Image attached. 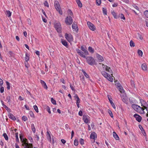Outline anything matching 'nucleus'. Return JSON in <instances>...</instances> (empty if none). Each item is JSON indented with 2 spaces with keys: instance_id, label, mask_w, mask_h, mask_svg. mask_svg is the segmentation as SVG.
<instances>
[{
  "instance_id": "13d9d810",
  "label": "nucleus",
  "mask_w": 148,
  "mask_h": 148,
  "mask_svg": "<svg viewBox=\"0 0 148 148\" xmlns=\"http://www.w3.org/2000/svg\"><path fill=\"white\" fill-rule=\"evenodd\" d=\"M78 114L79 116H82V112L81 110L79 111L78 113Z\"/></svg>"
},
{
  "instance_id": "cd10ccee",
  "label": "nucleus",
  "mask_w": 148,
  "mask_h": 148,
  "mask_svg": "<svg viewBox=\"0 0 148 148\" xmlns=\"http://www.w3.org/2000/svg\"><path fill=\"white\" fill-rule=\"evenodd\" d=\"M76 2L79 7H82V5L80 0H76Z\"/></svg>"
},
{
  "instance_id": "0e129e2a",
  "label": "nucleus",
  "mask_w": 148,
  "mask_h": 148,
  "mask_svg": "<svg viewBox=\"0 0 148 148\" xmlns=\"http://www.w3.org/2000/svg\"><path fill=\"white\" fill-rule=\"evenodd\" d=\"M29 114L30 115V116L31 117H33L34 115V114L33 112L32 111H30L29 112Z\"/></svg>"
},
{
  "instance_id": "72a5a7b5",
  "label": "nucleus",
  "mask_w": 148,
  "mask_h": 148,
  "mask_svg": "<svg viewBox=\"0 0 148 148\" xmlns=\"http://www.w3.org/2000/svg\"><path fill=\"white\" fill-rule=\"evenodd\" d=\"M112 14L113 15L114 17L115 18H117V16L116 15V14L115 12L114 11L112 12H111Z\"/></svg>"
},
{
  "instance_id": "f03ea898",
  "label": "nucleus",
  "mask_w": 148,
  "mask_h": 148,
  "mask_svg": "<svg viewBox=\"0 0 148 148\" xmlns=\"http://www.w3.org/2000/svg\"><path fill=\"white\" fill-rule=\"evenodd\" d=\"M20 138L24 148H33L32 144L29 143L27 140L24 138L22 134H20Z\"/></svg>"
},
{
  "instance_id": "680f3d73",
  "label": "nucleus",
  "mask_w": 148,
  "mask_h": 148,
  "mask_svg": "<svg viewBox=\"0 0 148 148\" xmlns=\"http://www.w3.org/2000/svg\"><path fill=\"white\" fill-rule=\"evenodd\" d=\"M3 83V80L0 78V86H2Z\"/></svg>"
},
{
  "instance_id": "f704fd0d",
  "label": "nucleus",
  "mask_w": 148,
  "mask_h": 148,
  "mask_svg": "<svg viewBox=\"0 0 148 148\" xmlns=\"http://www.w3.org/2000/svg\"><path fill=\"white\" fill-rule=\"evenodd\" d=\"M130 46L131 47H134L135 46V44H134V42L132 40H131L130 42Z\"/></svg>"
},
{
  "instance_id": "39448f33",
  "label": "nucleus",
  "mask_w": 148,
  "mask_h": 148,
  "mask_svg": "<svg viewBox=\"0 0 148 148\" xmlns=\"http://www.w3.org/2000/svg\"><path fill=\"white\" fill-rule=\"evenodd\" d=\"M65 22L68 25H71L73 23V19L71 16H68L65 19Z\"/></svg>"
},
{
  "instance_id": "e2e57ef3",
  "label": "nucleus",
  "mask_w": 148,
  "mask_h": 148,
  "mask_svg": "<svg viewBox=\"0 0 148 148\" xmlns=\"http://www.w3.org/2000/svg\"><path fill=\"white\" fill-rule=\"evenodd\" d=\"M18 99L20 100V101H22L24 100V98H23L21 96H19L18 97Z\"/></svg>"
},
{
  "instance_id": "3c124183",
  "label": "nucleus",
  "mask_w": 148,
  "mask_h": 148,
  "mask_svg": "<svg viewBox=\"0 0 148 148\" xmlns=\"http://www.w3.org/2000/svg\"><path fill=\"white\" fill-rule=\"evenodd\" d=\"M68 13H69V14L70 16H72L73 14L72 11L70 10H68Z\"/></svg>"
},
{
  "instance_id": "393cba45",
  "label": "nucleus",
  "mask_w": 148,
  "mask_h": 148,
  "mask_svg": "<svg viewBox=\"0 0 148 148\" xmlns=\"http://www.w3.org/2000/svg\"><path fill=\"white\" fill-rule=\"evenodd\" d=\"M88 50L90 52L93 53L94 52V49L91 47H89L88 48Z\"/></svg>"
},
{
  "instance_id": "4468645a",
  "label": "nucleus",
  "mask_w": 148,
  "mask_h": 148,
  "mask_svg": "<svg viewBox=\"0 0 148 148\" xmlns=\"http://www.w3.org/2000/svg\"><path fill=\"white\" fill-rule=\"evenodd\" d=\"M51 133V132L50 131L47 130V139L48 140H49L51 143V138L50 135Z\"/></svg>"
},
{
  "instance_id": "a211bd4d",
  "label": "nucleus",
  "mask_w": 148,
  "mask_h": 148,
  "mask_svg": "<svg viewBox=\"0 0 148 148\" xmlns=\"http://www.w3.org/2000/svg\"><path fill=\"white\" fill-rule=\"evenodd\" d=\"M61 42L62 44L64 46L68 48V45L66 41L62 39Z\"/></svg>"
},
{
  "instance_id": "37998d69",
  "label": "nucleus",
  "mask_w": 148,
  "mask_h": 148,
  "mask_svg": "<svg viewBox=\"0 0 148 148\" xmlns=\"http://www.w3.org/2000/svg\"><path fill=\"white\" fill-rule=\"evenodd\" d=\"M11 97L10 96H8L6 97V99L8 100V102H10L11 101Z\"/></svg>"
},
{
  "instance_id": "de8ad7c7",
  "label": "nucleus",
  "mask_w": 148,
  "mask_h": 148,
  "mask_svg": "<svg viewBox=\"0 0 148 148\" xmlns=\"http://www.w3.org/2000/svg\"><path fill=\"white\" fill-rule=\"evenodd\" d=\"M65 128L67 130H68V129H70V128L69 127V126L68 124H66L65 125Z\"/></svg>"
},
{
  "instance_id": "8fccbe9b",
  "label": "nucleus",
  "mask_w": 148,
  "mask_h": 148,
  "mask_svg": "<svg viewBox=\"0 0 148 148\" xmlns=\"http://www.w3.org/2000/svg\"><path fill=\"white\" fill-rule=\"evenodd\" d=\"M0 92L1 93H2L4 92V88L3 87L1 86L0 89Z\"/></svg>"
},
{
  "instance_id": "423d86ee",
  "label": "nucleus",
  "mask_w": 148,
  "mask_h": 148,
  "mask_svg": "<svg viewBox=\"0 0 148 148\" xmlns=\"http://www.w3.org/2000/svg\"><path fill=\"white\" fill-rule=\"evenodd\" d=\"M66 39L70 43H71L73 41V38L71 34H66L65 35Z\"/></svg>"
},
{
  "instance_id": "c85d7f7f",
  "label": "nucleus",
  "mask_w": 148,
  "mask_h": 148,
  "mask_svg": "<svg viewBox=\"0 0 148 148\" xmlns=\"http://www.w3.org/2000/svg\"><path fill=\"white\" fill-rule=\"evenodd\" d=\"M144 14L145 17L148 18V11L145 10L144 12Z\"/></svg>"
},
{
  "instance_id": "bb28decb",
  "label": "nucleus",
  "mask_w": 148,
  "mask_h": 148,
  "mask_svg": "<svg viewBox=\"0 0 148 148\" xmlns=\"http://www.w3.org/2000/svg\"><path fill=\"white\" fill-rule=\"evenodd\" d=\"M77 25L74 23L72 25V28L73 29H74L75 30H77Z\"/></svg>"
},
{
  "instance_id": "5701e85b",
  "label": "nucleus",
  "mask_w": 148,
  "mask_h": 148,
  "mask_svg": "<svg viewBox=\"0 0 148 148\" xmlns=\"http://www.w3.org/2000/svg\"><path fill=\"white\" fill-rule=\"evenodd\" d=\"M31 126L32 130L33 132L34 133L36 132V129L33 123H32L31 124Z\"/></svg>"
},
{
  "instance_id": "bf43d9fd",
  "label": "nucleus",
  "mask_w": 148,
  "mask_h": 148,
  "mask_svg": "<svg viewBox=\"0 0 148 148\" xmlns=\"http://www.w3.org/2000/svg\"><path fill=\"white\" fill-rule=\"evenodd\" d=\"M109 113V114H110V116L112 117V118H113V114H112L111 112V111H110L108 112Z\"/></svg>"
},
{
  "instance_id": "79ce46f5",
  "label": "nucleus",
  "mask_w": 148,
  "mask_h": 148,
  "mask_svg": "<svg viewBox=\"0 0 148 148\" xmlns=\"http://www.w3.org/2000/svg\"><path fill=\"white\" fill-rule=\"evenodd\" d=\"M79 143L82 145H83L84 144V140L82 138H81L79 140Z\"/></svg>"
},
{
  "instance_id": "5fc2aeb1",
  "label": "nucleus",
  "mask_w": 148,
  "mask_h": 148,
  "mask_svg": "<svg viewBox=\"0 0 148 148\" xmlns=\"http://www.w3.org/2000/svg\"><path fill=\"white\" fill-rule=\"evenodd\" d=\"M120 16L121 19H123V20H125V18L123 14H120Z\"/></svg>"
},
{
  "instance_id": "7ed1b4c3",
  "label": "nucleus",
  "mask_w": 148,
  "mask_h": 148,
  "mask_svg": "<svg viewBox=\"0 0 148 148\" xmlns=\"http://www.w3.org/2000/svg\"><path fill=\"white\" fill-rule=\"evenodd\" d=\"M54 6L56 10L58 11L59 14L60 15H62V12L59 3L58 1H56L54 2Z\"/></svg>"
},
{
  "instance_id": "4c0bfd02",
  "label": "nucleus",
  "mask_w": 148,
  "mask_h": 148,
  "mask_svg": "<svg viewBox=\"0 0 148 148\" xmlns=\"http://www.w3.org/2000/svg\"><path fill=\"white\" fill-rule=\"evenodd\" d=\"M3 136L6 140H8V137L6 133H4L3 134Z\"/></svg>"
},
{
  "instance_id": "c03bdc74",
  "label": "nucleus",
  "mask_w": 148,
  "mask_h": 148,
  "mask_svg": "<svg viewBox=\"0 0 148 148\" xmlns=\"http://www.w3.org/2000/svg\"><path fill=\"white\" fill-rule=\"evenodd\" d=\"M139 127L140 128V130L142 131V132H144V134H145V132L143 128L142 127V126L141 125H139Z\"/></svg>"
},
{
  "instance_id": "49530a36",
  "label": "nucleus",
  "mask_w": 148,
  "mask_h": 148,
  "mask_svg": "<svg viewBox=\"0 0 148 148\" xmlns=\"http://www.w3.org/2000/svg\"><path fill=\"white\" fill-rule=\"evenodd\" d=\"M46 109H47V111H48V113L49 114H51V111L50 110V108L48 106H47V107L46 108Z\"/></svg>"
},
{
  "instance_id": "4d7b16f0",
  "label": "nucleus",
  "mask_w": 148,
  "mask_h": 148,
  "mask_svg": "<svg viewBox=\"0 0 148 148\" xmlns=\"http://www.w3.org/2000/svg\"><path fill=\"white\" fill-rule=\"evenodd\" d=\"M29 139L31 143L33 142V140L32 138V137L31 136H29Z\"/></svg>"
},
{
  "instance_id": "69168bd1",
  "label": "nucleus",
  "mask_w": 148,
  "mask_h": 148,
  "mask_svg": "<svg viewBox=\"0 0 148 148\" xmlns=\"http://www.w3.org/2000/svg\"><path fill=\"white\" fill-rule=\"evenodd\" d=\"M24 107L27 110H29V108L26 105H25Z\"/></svg>"
},
{
  "instance_id": "2eb2a0df",
  "label": "nucleus",
  "mask_w": 148,
  "mask_h": 148,
  "mask_svg": "<svg viewBox=\"0 0 148 148\" xmlns=\"http://www.w3.org/2000/svg\"><path fill=\"white\" fill-rule=\"evenodd\" d=\"M90 137L91 139L95 140L97 138V135L95 132H93L91 134Z\"/></svg>"
},
{
  "instance_id": "9d476101",
  "label": "nucleus",
  "mask_w": 148,
  "mask_h": 148,
  "mask_svg": "<svg viewBox=\"0 0 148 148\" xmlns=\"http://www.w3.org/2000/svg\"><path fill=\"white\" fill-rule=\"evenodd\" d=\"M89 117L88 115H84L83 116V120L84 122L86 123H90V120L89 119Z\"/></svg>"
},
{
  "instance_id": "c756f323",
  "label": "nucleus",
  "mask_w": 148,
  "mask_h": 148,
  "mask_svg": "<svg viewBox=\"0 0 148 148\" xmlns=\"http://www.w3.org/2000/svg\"><path fill=\"white\" fill-rule=\"evenodd\" d=\"M138 55L142 57L143 56V53L142 52V51L141 50H138Z\"/></svg>"
},
{
  "instance_id": "c9c22d12",
  "label": "nucleus",
  "mask_w": 148,
  "mask_h": 148,
  "mask_svg": "<svg viewBox=\"0 0 148 148\" xmlns=\"http://www.w3.org/2000/svg\"><path fill=\"white\" fill-rule=\"evenodd\" d=\"M15 137L16 141L17 142H19V138L18 133H15Z\"/></svg>"
},
{
  "instance_id": "0eeeda50",
  "label": "nucleus",
  "mask_w": 148,
  "mask_h": 148,
  "mask_svg": "<svg viewBox=\"0 0 148 148\" xmlns=\"http://www.w3.org/2000/svg\"><path fill=\"white\" fill-rule=\"evenodd\" d=\"M85 58L86 59L88 63L90 65L94 64L95 62V60L92 57H86V58Z\"/></svg>"
},
{
  "instance_id": "aec40b11",
  "label": "nucleus",
  "mask_w": 148,
  "mask_h": 148,
  "mask_svg": "<svg viewBox=\"0 0 148 148\" xmlns=\"http://www.w3.org/2000/svg\"><path fill=\"white\" fill-rule=\"evenodd\" d=\"M113 134L114 137L116 140H119V138L118 136L115 132H113Z\"/></svg>"
},
{
  "instance_id": "2f4dec72",
  "label": "nucleus",
  "mask_w": 148,
  "mask_h": 148,
  "mask_svg": "<svg viewBox=\"0 0 148 148\" xmlns=\"http://www.w3.org/2000/svg\"><path fill=\"white\" fill-rule=\"evenodd\" d=\"M141 67L143 70L144 71L147 70V65H141Z\"/></svg>"
},
{
  "instance_id": "dca6fc26",
  "label": "nucleus",
  "mask_w": 148,
  "mask_h": 148,
  "mask_svg": "<svg viewBox=\"0 0 148 148\" xmlns=\"http://www.w3.org/2000/svg\"><path fill=\"white\" fill-rule=\"evenodd\" d=\"M81 50L83 51L85 55H88L89 54V53L88 51L86 50V48L83 46H81Z\"/></svg>"
},
{
  "instance_id": "4be33fe9",
  "label": "nucleus",
  "mask_w": 148,
  "mask_h": 148,
  "mask_svg": "<svg viewBox=\"0 0 148 148\" xmlns=\"http://www.w3.org/2000/svg\"><path fill=\"white\" fill-rule=\"evenodd\" d=\"M5 14L8 17H10L11 16L12 12L9 10H7L5 13Z\"/></svg>"
},
{
  "instance_id": "a878e982",
  "label": "nucleus",
  "mask_w": 148,
  "mask_h": 148,
  "mask_svg": "<svg viewBox=\"0 0 148 148\" xmlns=\"http://www.w3.org/2000/svg\"><path fill=\"white\" fill-rule=\"evenodd\" d=\"M118 89L119 90V91L121 93H123L124 92V90H123V87L121 86H120V87L118 88Z\"/></svg>"
},
{
  "instance_id": "412c9836",
  "label": "nucleus",
  "mask_w": 148,
  "mask_h": 148,
  "mask_svg": "<svg viewBox=\"0 0 148 148\" xmlns=\"http://www.w3.org/2000/svg\"><path fill=\"white\" fill-rule=\"evenodd\" d=\"M142 106H143L144 108L146 109L147 111V113L146 114V116L148 117V105L147 104H146L145 105H143L142 104L141 105Z\"/></svg>"
},
{
  "instance_id": "ddd939ff",
  "label": "nucleus",
  "mask_w": 148,
  "mask_h": 148,
  "mask_svg": "<svg viewBox=\"0 0 148 148\" xmlns=\"http://www.w3.org/2000/svg\"><path fill=\"white\" fill-rule=\"evenodd\" d=\"M96 57L99 62H101L103 61V58L101 56L97 54H96Z\"/></svg>"
},
{
  "instance_id": "6e6552de",
  "label": "nucleus",
  "mask_w": 148,
  "mask_h": 148,
  "mask_svg": "<svg viewBox=\"0 0 148 148\" xmlns=\"http://www.w3.org/2000/svg\"><path fill=\"white\" fill-rule=\"evenodd\" d=\"M87 24L89 28L92 31H94L96 29V27L95 25L89 21L87 22Z\"/></svg>"
},
{
  "instance_id": "6ab92c4d",
  "label": "nucleus",
  "mask_w": 148,
  "mask_h": 148,
  "mask_svg": "<svg viewBox=\"0 0 148 148\" xmlns=\"http://www.w3.org/2000/svg\"><path fill=\"white\" fill-rule=\"evenodd\" d=\"M8 116L9 118L12 120H15L16 119L15 117L14 116V115L10 113L9 114Z\"/></svg>"
},
{
  "instance_id": "9b49d317",
  "label": "nucleus",
  "mask_w": 148,
  "mask_h": 148,
  "mask_svg": "<svg viewBox=\"0 0 148 148\" xmlns=\"http://www.w3.org/2000/svg\"><path fill=\"white\" fill-rule=\"evenodd\" d=\"M76 51L81 57L84 58H86V56L84 54L83 52L81 51L79 49H76Z\"/></svg>"
},
{
  "instance_id": "473e14b6",
  "label": "nucleus",
  "mask_w": 148,
  "mask_h": 148,
  "mask_svg": "<svg viewBox=\"0 0 148 148\" xmlns=\"http://www.w3.org/2000/svg\"><path fill=\"white\" fill-rule=\"evenodd\" d=\"M138 105L135 104H132V108L135 110L137 109V108L138 106Z\"/></svg>"
},
{
  "instance_id": "20e7f679",
  "label": "nucleus",
  "mask_w": 148,
  "mask_h": 148,
  "mask_svg": "<svg viewBox=\"0 0 148 148\" xmlns=\"http://www.w3.org/2000/svg\"><path fill=\"white\" fill-rule=\"evenodd\" d=\"M54 27L57 31L60 32L61 30V25L59 22L56 21L54 23Z\"/></svg>"
},
{
  "instance_id": "a18cd8bd",
  "label": "nucleus",
  "mask_w": 148,
  "mask_h": 148,
  "mask_svg": "<svg viewBox=\"0 0 148 148\" xmlns=\"http://www.w3.org/2000/svg\"><path fill=\"white\" fill-rule=\"evenodd\" d=\"M25 60L26 61L28 60L29 59V57L28 56V55L26 53L25 54Z\"/></svg>"
},
{
  "instance_id": "58836bf2",
  "label": "nucleus",
  "mask_w": 148,
  "mask_h": 148,
  "mask_svg": "<svg viewBox=\"0 0 148 148\" xmlns=\"http://www.w3.org/2000/svg\"><path fill=\"white\" fill-rule=\"evenodd\" d=\"M33 107H34V109L37 112H38V107H37V106L36 105H35V106H34Z\"/></svg>"
},
{
  "instance_id": "b1692460",
  "label": "nucleus",
  "mask_w": 148,
  "mask_h": 148,
  "mask_svg": "<svg viewBox=\"0 0 148 148\" xmlns=\"http://www.w3.org/2000/svg\"><path fill=\"white\" fill-rule=\"evenodd\" d=\"M81 70L82 72L83 73L85 76L87 78H89V75L87 74L83 69H82Z\"/></svg>"
},
{
  "instance_id": "7c9ffc66",
  "label": "nucleus",
  "mask_w": 148,
  "mask_h": 148,
  "mask_svg": "<svg viewBox=\"0 0 148 148\" xmlns=\"http://www.w3.org/2000/svg\"><path fill=\"white\" fill-rule=\"evenodd\" d=\"M6 85L7 86V88L8 90H9L10 89V83L8 82H6Z\"/></svg>"
},
{
  "instance_id": "603ef678",
  "label": "nucleus",
  "mask_w": 148,
  "mask_h": 148,
  "mask_svg": "<svg viewBox=\"0 0 148 148\" xmlns=\"http://www.w3.org/2000/svg\"><path fill=\"white\" fill-rule=\"evenodd\" d=\"M108 99L110 103L113 104V102L112 100L111 99L110 97V96L109 95H108Z\"/></svg>"
},
{
  "instance_id": "f8f14e48",
  "label": "nucleus",
  "mask_w": 148,
  "mask_h": 148,
  "mask_svg": "<svg viewBox=\"0 0 148 148\" xmlns=\"http://www.w3.org/2000/svg\"><path fill=\"white\" fill-rule=\"evenodd\" d=\"M134 116L138 122H140L141 121L142 119V117L139 115L136 114L134 115Z\"/></svg>"
},
{
  "instance_id": "a19ab883",
  "label": "nucleus",
  "mask_w": 148,
  "mask_h": 148,
  "mask_svg": "<svg viewBox=\"0 0 148 148\" xmlns=\"http://www.w3.org/2000/svg\"><path fill=\"white\" fill-rule=\"evenodd\" d=\"M103 12V14H104L106 15L107 14V10H106L105 8H103L102 9Z\"/></svg>"
},
{
  "instance_id": "09e8293b",
  "label": "nucleus",
  "mask_w": 148,
  "mask_h": 148,
  "mask_svg": "<svg viewBox=\"0 0 148 148\" xmlns=\"http://www.w3.org/2000/svg\"><path fill=\"white\" fill-rule=\"evenodd\" d=\"M44 4L45 6L49 7V5L47 1H45Z\"/></svg>"
},
{
  "instance_id": "f257e3e1",
  "label": "nucleus",
  "mask_w": 148,
  "mask_h": 148,
  "mask_svg": "<svg viewBox=\"0 0 148 148\" xmlns=\"http://www.w3.org/2000/svg\"><path fill=\"white\" fill-rule=\"evenodd\" d=\"M103 71L101 72L102 75L111 82L113 81L112 77L110 74H108L104 71H106L112 75V72L111 68L107 65H102Z\"/></svg>"
},
{
  "instance_id": "1a4fd4ad",
  "label": "nucleus",
  "mask_w": 148,
  "mask_h": 148,
  "mask_svg": "<svg viewBox=\"0 0 148 148\" xmlns=\"http://www.w3.org/2000/svg\"><path fill=\"white\" fill-rule=\"evenodd\" d=\"M144 107L142 108L138 106L135 111L140 114H144L145 113L144 111Z\"/></svg>"
},
{
  "instance_id": "f3484780",
  "label": "nucleus",
  "mask_w": 148,
  "mask_h": 148,
  "mask_svg": "<svg viewBox=\"0 0 148 148\" xmlns=\"http://www.w3.org/2000/svg\"><path fill=\"white\" fill-rule=\"evenodd\" d=\"M40 83H41L42 86L45 89H47L48 87L47 86L46 83L44 81L42 80H40Z\"/></svg>"
},
{
  "instance_id": "052dcab7",
  "label": "nucleus",
  "mask_w": 148,
  "mask_h": 148,
  "mask_svg": "<svg viewBox=\"0 0 148 148\" xmlns=\"http://www.w3.org/2000/svg\"><path fill=\"white\" fill-rule=\"evenodd\" d=\"M97 3L99 5H100L101 3V0H97Z\"/></svg>"
},
{
  "instance_id": "864d4df0",
  "label": "nucleus",
  "mask_w": 148,
  "mask_h": 148,
  "mask_svg": "<svg viewBox=\"0 0 148 148\" xmlns=\"http://www.w3.org/2000/svg\"><path fill=\"white\" fill-rule=\"evenodd\" d=\"M27 118L25 116H23L22 117V119L25 121H26L27 120Z\"/></svg>"
},
{
  "instance_id": "338daca9",
  "label": "nucleus",
  "mask_w": 148,
  "mask_h": 148,
  "mask_svg": "<svg viewBox=\"0 0 148 148\" xmlns=\"http://www.w3.org/2000/svg\"><path fill=\"white\" fill-rule=\"evenodd\" d=\"M6 110L8 112H11V109L10 108H8V107L7 108H5Z\"/></svg>"
},
{
  "instance_id": "ea45409f",
  "label": "nucleus",
  "mask_w": 148,
  "mask_h": 148,
  "mask_svg": "<svg viewBox=\"0 0 148 148\" xmlns=\"http://www.w3.org/2000/svg\"><path fill=\"white\" fill-rule=\"evenodd\" d=\"M74 144L75 146H77L78 145V142L77 139H75L74 141Z\"/></svg>"
},
{
  "instance_id": "6e6d98bb",
  "label": "nucleus",
  "mask_w": 148,
  "mask_h": 148,
  "mask_svg": "<svg viewBox=\"0 0 148 148\" xmlns=\"http://www.w3.org/2000/svg\"><path fill=\"white\" fill-rule=\"evenodd\" d=\"M70 88H71V89L72 90H75L74 88L73 87V85L71 84H70Z\"/></svg>"
},
{
  "instance_id": "774afa93",
  "label": "nucleus",
  "mask_w": 148,
  "mask_h": 148,
  "mask_svg": "<svg viewBox=\"0 0 148 148\" xmlns=\"http://www.w3.org/2000/svg\"><path fill=\"white\" fill-rule=\"evenodd\" d=\"M133 7H134V8H135L137 10H139V8L136 5H134V6H133Z\"/></svg>"
},
{
  "instance_id": "e433bc0d",
  "label": "nucleus",
  "mask_w": 148,
  "mask_h": 148,
  "mask_svg": "<svg viewBox=\"0 0 148 148\" xmlns=\"http://www.w3.org/2000/svg\"><path fill=\"white\" fill-rule=\"evenodd\" d=\"M51 103L54 105L56 104V101L53 99V98H51Z\"/></svg>"
}]
</instances>
